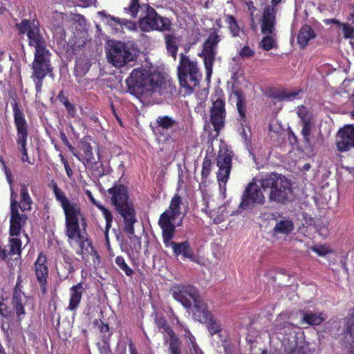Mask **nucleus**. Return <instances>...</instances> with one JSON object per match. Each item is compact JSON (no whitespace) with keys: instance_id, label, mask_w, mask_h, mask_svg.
I'll list each match as a JSON object with an SVG mask.
<instances>
[{"instance_id":"f3484780","label":"nucleus","mask_w":354,"mask_h":354,"mask_svg":"<svg viewBox=\"0 0 354 354\" xmlns=\"http://www.w3.org/2000/svg\"><path fill=\"white\" fill-rule=\"evenodd\" d=\"M27 221V216L24 214H20L18 209L17 201L14 196L13 192L11 189L10 198V236H21L23 233V227Z\"/></svg>"},{"instance_id":"de8ad7c7","label":"nucleus","mask_w":354,"mask_h":354,"mask_svg":"<svg viewBox=\"0 0 354 354\" xmlns=\"http://www.w3.org/2000/svg\"><path fill=\"white\" fill-rule=\"evenodd\" d=\"M10 315V309L3 302V299L0 297V315H1L3 317H8Z\"/></svg>"},{"instance_id":"393cba45","label":"nucleus","mask_w":354,"mask_h":354,"mask_svg":"<svg viewBox=\"0 0 354 354\" xmlns=\"http://www.w3.org/2000/svg\"><path fill=\"white\" fill-rule=\"evenodd\" d=\"M189 310H192L194 319L200 322L207 321L212 315L207 304L199 295L192 302V306Z\"/></svg>"},{"instance_id":"58836bf2","label":"nucleus","mask_w":354,"mask_h":354,"mask_svg":"<svg viewBox=\"0 0 354 354\" xmlns=\"http://www.w3.org/2000/svg\"><path fill=\"white\" fill-rule=\"evenodd\" d=\"M311 117H307L304 118L303 127L301 130V133L304 136V138L306 140H309V136L311 131V125H310Z\"/></svg>"},{"instance_id":"8fccbe9b","label":"nucleus","mask_w":354,"mask_h":354,"mask_svg":"<svg viewBox=\"0 0 354 354\" xmlns=\"http://www.w3.org/2000/svg\"><path fill=\"white\" fill-rule=\"evenodd\" d=\"M297 114L299 117L301 119L302 122H304V118L311 117L310 114L308 112L306 108L304 106L299 108Z\"/></svg>"},{"instance_id":"052dcab7","label":"nucleus","mask_w":354,"mask_h":354,"mask_svg":"<svg viewBox=\"0 0 354 354\" xmlns=\"http://www.w3.org/2000/svg\"><path fill=\"white\" fill-rule=\"evenodd\" d=\"M6 252L5 250H3L0 246V258L1 259H4L6 257Z\"/></svg>"},{"instance_id":"ea45409f","label":"nucleus","mask_w":354,"mask_h":354,"mask_svg":"<svg viewBox=\"0 0 354 354\" xmlns=\"http://www.w3.org/2000/svg\"><path fill=\"white\" fill-rule=\"evenodd\" d=\"M115 263L121 270L125 272L127 275L130 276L132 274L133 270L126 263L123 257H117L115 259Z\"/></svg>"},{"instance_id":"c85d7f7f","label":"nucleus","mask_w":354,"mask_h":354,"mask_svg":"<svg viewBox=\"0 0 354 354\" xmlns=\"http://www.w3.org/2000/svg\"><path fill=\"white\" fill-rule=\"evenodd\" d=\"M295 226L292 221L286 218H282L276 221L273 229L274 234H290L294 230Z\"/></svg>"},{"instance_id":"b1692460","label":"nucleus","mask_w":354,"mask_h":354,"mask_svg":"<svg viewBox=\"0 0 354 354\" xmlns=\"http://www.w3.org/2000/svg\"><path fill=\"white\" fill-rule=\"evenodd\" d=\"M97 15L104 23L112 26L113 28H115L116 30H118L117 26H120L122 28H124L129 30H136L137 27L138 26V25L137 26V24L133 21L127 19H120L119 18L110 16L104 12H98Z\"/></svg>"},{"instance_id":"09e8293b","label":"nucleus","mask_w":354,"mask_h":354,"mask_svg":"<svg viewBox=\"0 0 354 354\" xmlns=\"http://www.w3.org/2000/svg\"><path fill=\"white\" fill-rule=\"evenodd\" d=\"M169 354H180L178 351V344L177 339H172L169 345Z\"/></svg>"},{"instance_id":"aec40b11","label":"nucleus","mask_w":354,"mask_h":354,"mask_svg":"<svg viewBox=\"0 0 354 354\" xmlns=\"http://www.w3.org/2000/svg\"><path fill=\"white\" fill-rule=\"evenodd\" d=\"M219 41L218 35L216 33L209 35L207 40L203 44L202 55L206 70L207 80L209 81L212 73V65L215 58V48Z\"/></svg>"},{"instance_id":"423d86ee","label":"nucleus","mask_w":354,"mask_h":354,"mask_svg":"<svg viewBox=\"0 0 354 354\" xmlns=\"http://www.w3.org/2000/svg\"><path fill=\"white\" fill-rule=\"evenodd\" d=\"M178 70L180 84L185 93H192L201 77L196 62L182 55Z\"/></svg>"},{"instance_id":"39448f33","label":"nucleus","mask_w":354,"mask_h":354,"mask_svg":"<svg viewBox=\"0 0 354 354\" xmlns=\"http://www.w3.org/2000/svg\"><path fill=\"white\" fill-rule=\"evenodd\" d=\"M111 196V201L124 221V231L129 238L134 234L133 224L136 222L134 209L129 201L128 189L122 185H116L108 189Z\"/></svg>"},{"instance_id":"f257e3e1","label":"nucleus","mask_w":354,"mask_h":354,"mask_svg":"<svg viewBox=\"0 0 354 354\" xmlns=\"http://www.w3.org/2000/svg\"><path fill=\"white\" fill-rule=\"evenodd\" d=\"M56 200L60 203L64 213L66 221V235L69 245L78 254L88 252L91 243L84 237L80 230V223L84 221V217L80 205L69 200L64 192L58 187L57 183L52 180L49 184Z\"/></svg>"},{"instance_id":"1a4fd4ad","label":"nucleus","mask_w":354,"mask_h":354,"mask_svg":"<svg viewBox=\"0 0 354 354\" xmlns=\"http://www.w3.org/2000/svg\"><path fill=\"white\" fill-rule=\"evenodd\" d=\"M267 189L265 187V177L255 178L245 188L242 196L240 208L249 209L256 205L263 204L265 201L263 192Z\"/></svg>"},{"instance_id":"a19ab883","label":"nucleus","mask_w":354,"mask_h":354,"mask_svg":"<svg viewBox=\"0 0 354 354\" xmlns=\"http://www.w3.org/2000/svg\"><path fill=\"white\" fill-rule=\"evenodd\" d=\"M238 55L242 59H249L254 56V50L248 46H244L238 51Z\"/></svg>"},{"instance_id":"c9c22d12","label":"nucleus","mask_w":354,"mask_h":354,"mask_svg":"<svg viewBox=\"0 0 354 354\" xmlns=\"http://www.w3.org/2000/svg\"><path fill=\"white\" fill-rule=\"evenodd\" d=\"M156 122L158 127L163 129H169L175 124V121L168 116L158 117Z\"/></svg>"},{"instance_id":"4d7b16f0","label":"nucleus","mask_w":354,"mask_h":354,"mask_svg":"<svg viewBox=\"0 0 354 354\" xmlns=\"http://www.w3.org/2000/svg\"><path fill=\"white\" fill-rule=\"evenodd\" d=\"M80 1V6L86 7L93 5L95 3L96 0H78Z\"/></svg>"},{"instance_id":"603ef678","label":"nucleus","mask_w":354,"mask_h":354,"mask_svg":"<svg viewBox=\"0 0 354 354\" xmlns=\"http://www.w3.org/2000/svg\"><path fill=\"white\" fill-rule=\"evenodd\" d=\"M15 303H16V306H15L16 313H17V316L19 317H20L21 315H23L25 313L24 307H23V304L21 303V301H20V303H17V301H16Z\"/></svg>"},{"instance_id":"338daca9","label":"nucleus","mask_w":354,"mask_h":354,"mask_svg":"<svg viewBox=\"0 0 354 354\" xmlns=\"http://www.w3.org/2000/svg\"><path fill=\"white\" fill-rule=\"evenodd\" d=\"M0 162L3 165V167L6 166L3 158L1 156H0Z\"/></svg>"},{"instance_id":"49530a36","label":"nucleus","mask_w":354,"mask_h":354,"mask_svg":"<svg viewBox=\"0 0 354 354\" xmlns=\"http://www.w3.org/2000/svg\"><path fill=\"white\" fill-rule=\"evenodd\" d=\"M342 31L345 38H354V28L352 26L343 24Z\"/></svg>"},{"instance_id":"f704fd0d","label":"nucleus","mask_w":354,"mask_h":354,"mask_svg":"<svg viewBox=\"0 0 354 354\" xmlns=\"http://www.w3.org/2000/svg\"><path fill=\"white\" fill-rule=\"evenodd\" d=\"M202 322L207 324V328L212 335L216 334L221 330L219 322L212 315L209 316V319L207 321Z\"/></svg>"},{"instance_id":"4468645a","label":"nucleus","mask_w":354,"mask_h":354,"mask_svg":"<svg viewBox=\"0 0 354 354\" xmlns=\"http://www.w3.org/2000/svg\"><path fill=\"white\" fill-rule=\"evenodd\" d=\"M14 114L15 124L17 131L16 140L18 145V149L21 153V160L23 162H26L30 164L31 162L28 156L27 149L26 147L28 136L26 121L24 118L23 113L17 106L14 108Z\"/></svg>"},{"instance_id":"c03bdc74","label":"nucleus","mask_w":354,"mask_h":354,"mask_svg":"<svg viewBox=\"0 0 354 354\" xmlns=\"http://www.w3.org/2000/svg\"><path fill=\"white\" fill-rule=\"evenodd\" d=\"M311 250L320 257H324L331 252L330 249L328 246L324 245L313 246L311 248Z\"/></svg>"},{"instance_id":"6e6552de","label":"nucleus","mask_w":354,"mask_h":354,"mask_svg":"<svg viewBox=\"0 0 354 354\" xmlns=\"http://www.w3.org/2000/svg\"><path fill=\"white\" fill-rule=\"evenodd\" d=\"M185 214V205L178 196H175L171 201L169 208L163 212L159 219V225L162 230L175 229L180 225Z\"/></svg>"},{"instance_id":"cd10ccee","label":"nucleus","mask_w":354,"mask_h":354,"mask_svg":"<svg viewBox=\"0 0 354 354\" xmlns=\"http://www.w3.org/2000/svg\"><path fill=\"white\" fill-rule=\"evenodd\" d=\"M83 292V287L80 283L73 286L70 289V298L68 309L75 310L78 307Z\"/></svg>"},{"instance_id":"37998d69","label":"nucleus","mask_w":354,"mask_h":354,"mask_svg":"<svg viewBox=\"0 0 354 354\" xmlns=\"http://www.w3.org/2000/svg\"><path fill=\"white\" fill-rule=\"evenodd\" d=\"M212 163L211 160L207 157L204 158L201 175L203 178H207L211 172Z\"/></svg>"},{"instance_id":"9d476101","label":"nucleus","mask_w":354,"mask_h":354,"mask_svg":"<svg viewBox=\"0 0 354 354\" xmlns=\"http://www.w3.org/2000/svg\"><path fill=\"white\" fill-rule=\"evenodd\" d=\"M19 33H26L29 46L35 48L34 53L49 51L46 40L40 31L39 24L35 21L24 20L17 24Z\"/></svg>"},{"instance_id":"412c9836","label":"nucleus","mask_w":354,"mask_h":354,"mask_svg":"<svg viewBox=\"0 0 354 354\" xmlns=\"http://www.w3.org/2000/svg\"><path fill=\"white\" fill-rule=\"evenodd\" d=\"M225 115L224 102L221 99L214 100L210 109V120L214 127V131L210 133L212 139L218 136L219 130L224 124Z\"/></svg>"},{"instance_id":"473e14b6","label":"nucleus","mask_w":354,"mask_h":354,"mask_svg":"<svg viewBox=\"0 0 354 354\" xmlns=\"http://www.w3.org/2000/svg\"><path fill=\"white\" fill-rule=\"evenodd\" d=\"M178 39L174 35H168L166 38L167 50L175 59L178 51Z\"/></svg>"},{"instance_id":"a878e982","label":"nucleus","mask_w":354,"mask_h":354,"mask_svg":"<svg viewBox=\"0 0 354 354\" xmlns=\"http://www.w3.org/2000/svg\"><path fill=\"white\" fill-rule=\"evenodd\" d=\"M316 34L308 25L303 26L297 35V43L300 48H305L310 41L315 39Z\"/></svg>"},{"instance_id":"72a5a7b5","label":"nucleus","mask_w":354,"mask_h":354,"mask_svg":"<svg viewBox=\"0 0 354 354\" xmlns=\"http://www.w3.org/2000/svg\"><path fill=\"white\" fill-rule=\"evenodd\" d=\"M146 6H147L145 5L140 6L139 5L138 0H131L129 6L127 8H124V12L129 15L131 17L136 18L138 15L139 10L145 12Z\"/></svg>"},{"instance_id":"680f3d73","label":"nucleus","mask_w":354,"mask_h":354,"mask_svg":"<svg viewBox=\"0 0 354 354\" xmlns=\"http://www.w3.org/2000/svg\"><path fill=\"white\" fill-rule=\"evenodd\" d=\"M208 95V91L206 89H203L201 92V95L203 96V98L205 99L207 97Z\"/></svg>"},{"instance_id":"9b49d317","label":"nucleus","mask_w":354,"mask_h":354,"mask_svg":"<svg viewBox=\"0 0 354 354\" xmlns=\"http://www.w3.org/2000/svg\"><path fill=\"white\" fill-rule=\"evenodd\" d=\"M145 15L138 20V28L142 32L153 30H168L171 21L168 18L161 17L150 6L145 7Z\"/></svg>"},{"instance_id":"a211bd4d","label":"nucleus","mask_w":354,"mask_h":354,"mask_svg":"<svg viewBox=\"0 0 354 354\" xmlns=\"http://www.w3.org/2000/svg\"><path fill=\"white\" fill-rule=\"evenodd\" d=\"M79 151L71 145H68V149L80 161H81L88 168H97L98 167V162L100 156H95L92 151V147L90 144L86 141H82L79 145Z\"/></svg>"},{"instance_id":"f8f14e48","label":"nucleus","mask_w":354,"mask_h":354,"mask_svg":"<svg viewBox=\"0 0 354 354\" xmlns=\"http://www.w3.org/2000/svg\"><path fill=\"white\" fill-rule=\"evenodd\" d=\"M50 55V51L34 53V60L31 65V78L35 83L37 92L41 91L43 80L51 73Z\"/></svg>"},{"instance_id":"4c0bfd02","label":"nucleus","mask_w":354,"mask_h":354,"mask_svg":"<svg viewBox=\"0 0 354 354\" xmlns=\"http://www.w3.org/2000/svg\"><path fill=\"white\" fill-rule=\"evenodd\" d=\"M346 330L351 336H354V308L352 309L345 320Z\"/></svg>"},{"instance_id":"0eeeda50","label":"nucleus","mask_w":354,"mask_h":354,"mask_svg":"<svg viewBox=\"0 0 354 354\" xmlns=\"http://www.w3.org/2000/svg\"><path fill=\"white\" fill-rule=\"evenodd\" d=\"M265 187L270 189V200L284 203L292 196L290 181L283 176L271 174L265 176Z\"/></svg>"},{"instance_id":"7c9ffc66","label":"nucleus","mask_w":354,"mask_h":354,"mask_svg":"<svg viewBox=\"0 0 354 354\" xmlns=\"http://www.w3.org/2000/svg\"><path fill=\"white\" fill-rule=\"evenodd\" d=\"M326 319V317L322 313H303L301 324H306L310 326H315L320 324Z\"/></svg>"},{"instance_id":"6ab92c4d","label":"nucleus","mask_w":354,"mask_h":354,"mask_svg":"<svg viewBox=\"0 0 354 354\" xmlns=\"http://www.w3.org/2000/svg\"><path fill=\"white\" fill-rule=\"evenodd\" d=\"M172 297L185 308L189 309L192 302L199 295L197 290L192 286L175 285L171 288Z\"/></svg>"},{"instance_id":"864d4df0","label":"nucleus","mask_w":354,"mask_h":354,"mask_svg":"<svg viewBox=\"0 0 354 354\" xmlns=\"http://www.w3.org/2000/svg\"><path fill=\"white\" fill-rule=\"evenodd\" d=\"M100 331L104 335L105 337H109V327L107 324L101 322V325L99 326Z\"/></svg>"},{"instance_id":"2f4dec72","label":"nucleus","mask_w":354,"mask_h":354,"mask_svg":"<svg viewBox=\"0 0 354 354\" xmlns=\"http://www.w3.org/2000/svg\"><path fill=\"white\" fill-rule=\"evenodd\" d=\"M21 236H10L9 239V253L11 255H17V257H19L21 255Z\"/></svg>"},{"instance_id":"6e6d98bb","label":"nucleus","mask_w":354,"mask_h":354,"mask_svg":"<svg viewBox=\"0 0 354 354\" xmlns=\"http://www.w3.org/2000/svg\"><path fill=\"white\" fill-rule=\"evenodd\" d=\"M63 163H64V168H65V170H66L67 176L69 178H71L72 176H73V171H72V169L69 167V165H68V164L66 160H63Z\"/></svg>"},{"instance_id":"dca6fc26","label":"nucleus","mask_w":354,"mask_h":354,"mask_svg":"<svg viewBox=\"0 0 354 354\" xmlns=\"http://www.w3.org/2000/svg\"><path fill=\"white\" fill-rule=\"evenodd\" d=\"M133 55L122 42L113 41L111 48L107 53L109 62L113 66L120 68L133 59Z\"/></svg>"},{"instance_id":"4be33fe9","label":"nucleus","mask_w":354,"mask_h":354,"mask_svg":"<svg viewBox=\"0 0 354 354\" xmlns=\"http://www.w3.org/2000/svg\"><path fill=\"white\" fill-rule=\"evenodd\" d=\"M336 145L339 151H346L354 147V125L347 124L337 135Z\"/></svg>"},{"instance_id":"ddd939ff","label":"nucleus","mask_w":354,"mask_h":354,"mask_svg":"<svg viewBox=\"0 0 354 354\" xmlns=\"http://www.w3.org/2000/svg\"><path fill=\"white\" fill-rule=\"evenodd\" d=\"M274 10L273 8L267 7L263 12L261 31L265 35L261 46L265 50L277 48L275 35L273 32L274 24Z\"/></svg>"},{"instance_id":"bf43d9fd","label":"nucleus","mask_w":354,"mask_h":354,"mask_svg":"<svg viewBox=\"0 0 354 354\" xmlns=\"http://www.w3.org/2000/svg\"><path fill=\"white\" fill-rule=\"evenodd\" d=\"M236 106H237V109H238L240 115L243 116V108H242L241 101L240 100H238V102L236 103Z\"/></svg>"},{"instance_id":"e433bc0d","label":"nucleus","mask_w":354,"mask_h":354,"mask_svg":"<svg viewBox=\"0 0 354 354\" xmlns=\"http://www.w3.org/2000/svg\"><path fill=\"white\" fill-rule=\"evenodd\" d=\"M226 22L232 36H237L239 33L240 28L235 19L231 15H227L226 17Z\"/></svg>"},{"instance_id":"7ed1b4c3","label":"nucleus","mask_w":354,"mask_h":354,"mask_svg":"<svg viewBox=\"0 0 354 354\" xmlns=\"http://www.w3.org/2000/svg\"><path fill=\"white\" fill-rule=\"evenodd\" d=\"M129 88L140 95L160 91L166 84L165 77L159 72L144 68L134 69L127 80Z\"/></svg>"},{"instance_id":"0e129e2a","label":"nucleus","mask_w":354,"mask_h":354,"mask_svg":"<svg viewBox=\"0 0 354 354\" xmlns=\"http://www.w3.org/2000/svg\"><path fill=\"white\" fill-rule=\"evenodd\" d=\"M130 353L131 354H138L136 350L133 348V346H130Z\"/></svg>"},{"instance_id":"a18cd8bd","label":"nucleus","mask_w":354,"mask_h":354,"mask_svg":"<svg viewBox=\"0 0 354 354\" xmlns=\"http://www.w3.org/2000/svg\"><path fill=\"white\" fill-rule=\"evenodd\" d=\"M64 15L62 12H55L52 14L53 24L59 27L63 21Z\"/></svg>"},{"instance_id":"f03ea898","label":"nucleus","mask_w":354,"mask_h":354,"mask_svg":"<svg viewBox=\"0 0 354 354\" xmlns=\"http://www.w3.org/2000/svg\"><path fill=\"white\" fill-rule=\"evenodd\" d=\"M232 152L226 147H221L217 156L218 168L216 178L219 185V203L214 198L208 199L205 211L213 219L215 224L222 223L227 216L224 201L226 198V183L229 179L232 168Z\"/></svg>"},{"instance_id":"c756f323","label":"nucleus","mask_w":354,"mask_h":354,"mask_svg":"<svg viewBox=\"0 0 354 354\" xmlns=\"http://www.w3.org/2000/svg\"><path fill=\"white\" fill-rule=\"evenodd\" d=\"M32 203V198L29 195L28 186L21 185L20 189V201L17 202L18 208L22 212L30 211Z\"/></svg>"},{"instance_id":"79ce46f5","label":"nucleus","mask_w":354,"mask_h":354,"mask_svg":"<svg viewBox=\"0 0 354 354\" xmlns=\"http://www.w3.org/2000/svg\"><path fill=\"white\" fill-rule=\"evenodd\" d=\"M156 322L158 328L162 330V332L167 333L170 337H173V333L165 319L158 318Z\"/></svg>"},{"instance_id":"20e7f679","label":"nucleus","mask_w":354,"mask_h":354,"mask_svg":"<svg viewBox=\"0 0 354 354\" xmlns=\"http://www.w3.org/2000/svg\"><path fill=\"white\" fill-rule=\"evenodd\" d=\"M277 338L281 342L288 354H313L300 328L286 322L283 327L276 328Z\"/></svg>"},{"instance_id":"2eb2a0df","label":"nucleus","mask_w":354,"mask_h":354,"mask_svg":"<svg viewBox=\"0 0 354 354\" xmlns=\"http://www.w3.org/2000/svg\"><path fill=\"white\" fill-rule=\"evenodd\" d=\"M175 229L162 230L164 243L167 248H171L175 255H182L184 258L189 259L192 261L199 263L198 259L194 255L188 242L185 241L177 243L171 241L174 236Z\"/></svg>"},{"instance_id":"3c124183","label":"nucleus","mask_w":354,"mask_h":354,"mask_svg":"<svg viewBox=\"0 0 354 354\" xmlns=\"http://www.w3.org/2000/svg\"><path fill=\"white\" fill-rule=\"evenodd\" d=\"M64 104L69 113V115L72 117L75 115V106L69 102L68 100H65L64 102Z\"/></svg>"},{"instance_id":"bb28decb","label":"nucleus","mask_w":354,"mask_h":354,"mask_svg":"<svg viewBox=\"0 0 354 354\" xmlns=\"http://www.w3.org/2000/svg\"><path fill=\"white\" fill-rule=\"evenodd\" d=\"M85 193H86V196H88V198H89L90 201L102 212V215L104 216V217L106 220L105 234L107 236L108 232L111 227V223L113 221V216H112L111 212L109 209H107L105 207L102 205L99 202L96 201L95 199L94 198L92 193L89 190H88V189L86 190Z\"/></svg>"},{"instance_id":"774afa93","label":"nucleus","mask_w":354,"mask_h":354,"mask_svg":"<svg viewBox=\"0 0 354 354\" xmlns=\"http://www.w3.org/2000/svg\"><path fill=\"white\" fill-rule=\"evenodd\" d=\"M353 111L351 112V115L352 118L354 119V94L353 95Z\"/></svg>"},{"instance_id":"5fc2aeb1","label":"nucleus","mask_w":354,"mask_h":354,"mask_svg":"<svg viewBox=\"0 0 354 354\" xmlns=\"http://www.w3.org/2000/svg\"><path fill=\"white\" fill-rule=\"evenodd\" d=\"M3 169H4V172H5L7 180H8V183L11 185L12 182V172L6 166L4 167Z\"/></svg>"},{"instance_id":"69168bd1","label":"nucleus","mask_w":354,"mask_h":354,"mask_svg":"<svg viewBox=\"0 0 354 354\" xmlns=\"http://www.w3.org/2000/svg\"><path fill=\"white\" fill-rule=\"evenodd\" d=\"M248 8H249V10L251 11V12L252 13V9L254 8V7L253 6L252 2H250V3H248Z\"/></svg>"},{"instance_id":"e2e57ef3","label":"nucleus","mask_w":354,"mask_h":354,"mask_svg":"<svg viewBox=\"0 0 354 354\" xmlns=\"http://www.w3.org/2000/svg\"><path fill=\"white\" fill-rule=\"evenodd\" d=\"M61 137H62V140H63V141H64V142H65L68 146V145H70L68 144V141H67V138H66V136H65V134H64V133H62V134H61Z\"/></svg>"},{"instance_id":"5701e85b","label":"nucleus","mask_w":354,"mask_h":354,"mask_svg":"<svg viewBox=\"0 0 354 354\" xmlns=\"http://www.w3.org/2000/svg\"><path fill=\"white\" fill-rule=\"evenodd\" d=\"M35 272L41 292L46 293L48 268L46 264V257L43 254H40L37 259L35 263Z\"/></svg>"},{"instance_id":"13d9d810","label":"nucleus","mask_w":354,"mask_h":354,"mask_svg":"<svg viewBox=\"0 0 354 354\" xmlns=\"http://www.w3.org/2000/svg\"><path fill=\"white\" fill-rule=\"evenodd\" d=\"M298 95V93L292 92L287 93L284 95L283 98L287 100H292L296 98V96Z\"/></svg>"}]
</instances>
